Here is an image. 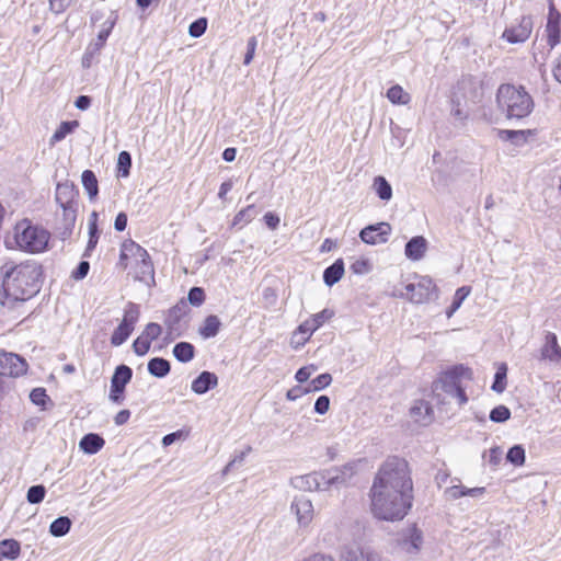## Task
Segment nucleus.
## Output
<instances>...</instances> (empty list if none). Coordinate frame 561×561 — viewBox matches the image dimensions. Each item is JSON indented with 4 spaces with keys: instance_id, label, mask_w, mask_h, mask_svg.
<instances>
[{
    "instance_id": "21",
    "label": "nucleus",
    "mask_w": 561,
    "mask_h": 561,
    "mask_svg": "<svg viewBox=\"0 0 561 561\" xmlns=\"http://www.w3.org/2000/svg\"><path fill=\"white\" fill-rule=\"evenodd\" d=\"M560 14L556 11L554 7H550L549 16H548V23L546 26V31L548 34V44L551 48H553L560 39V26H559V20Z\"/></svg>"
},
{
    "instance_id": "29",
    "label": "nucleus",
    "mask_w": 561,
    "mask_h": 561,
    "mask_svg": "<svg viewBox=\"0 0 561 561\" xmlns=\"http://www.w3.org/2000/svg\"><path fill=\"white\" fill-rule=\"evenodd\" d=\"M174 357L181 363H188L194 358L195 347L188 342L176 343L173 347Z\"/></svg>"
},
{
    "instance_id": "33",
    "label": "nucleus",
    "mask_w": 561,
    "mask_h": 561,
    "mask_svg": "<svg viewBox=\"0 0 561 561\" xmlns=\"http://www.w3.org/2000/svg\"><path fill=\"white\" fill-rule=\"evenodd\" d=\"M82 185L85 188L90 199L96 197L99 193L98 180L93 171L85 170L81 175Z\"/></svg>"
},
{
    "instance_id": "14",
    "label": "nucleus",
    "mask_w": 561,
    "mask_h": 561,
    "mask_svg": "<svg viewBox=\"0 0 561 561\" xmlns=\"http://www.w3.org/2000/svg\"><path fill=\"white\" fill-rule=\"evenodd\" d=\"M294 488L305 491L313 492L329 488L327 483V473L311 472L304 476H298L291 479Z\"/></svg>"
},
{
    "instance_id": "27",
    "label": "nucleus",
    "mask_w": 561,
    "mask_h": 561,
    "mask_svg": "<svg viewBox=\"0 0 561 561\" xmlns=\"http://www.w3.org/2000/svg\"><path fill=\"white\" fill-rule=\"evenodd\" d=\"M344 274V263L342 260H336L332 265L327 267L323 272V282L328 286L336 284Z\"/></svg>"
},
{
    "instance_id": "3",
    "label": "nucleus",
    "mask_w": 561,
    "mask_h": 561,
    "mask_svg": "<svg viewBox=\"0 0 561 561\" xmlns=\"http://www.w3.org/2000/svg\"><path fill=\"white\" fill-rule=\"evenodd\" d=\"M50 240V232L39 225L33 224L30 219H22L13 228L14 248L20 251L36 254L47 250ZM9 248H13L7 241Z\"/></svg>"
},
{
    "instance_id": "53",
    "label": "nucleus",
    "mask_w": 561,
    "mask_h": 561,
    "mask_svg": "<svg viewBox=\"0 0 561 561\" xmlns=\"http://www.w3.org/2000/svg\"><path fill=\"white\" fill-rule=\"evenodd\" d=\"M330 408V398L328 396H320L314 403V411L319 414H324Z\"/></svg>"
},
{
    "instance_id": "13",
    "label": "nucleus",
    "mask_w": 561,
    "mask_h": 561,
    "mask_svg": "<svg viewBox=\"0 0 561 561\" xmlns=\"http://www.w3.org/2000/svg\"><path fill=\"white\" fill-rule=\"evenodd\" d=\"M290 511L295 514L299 527H308L314 517V508L311 500L301 495L296 496L290 505Z\"/></svg>"
},
{
    "instance_id": "36",
    "label": "nucleus",
    "mask_w": 561,
    "mask_h": 561,
    "mask_svg": "<svg viewBox=\"0 0 561 561\" xmlns=\"http://www.w3.org/2000/svg\"><path fill=\"white\" fill-rule=\"evenodd\" d=\"M471 288L468 286H462L456 290L453 304L446 312L448 318H450L460 308L461 304L468 297Z\"/></svg>"
},
{
    "instance_id": "17",
    "label": "nucleus",
    "mask_w": 561,
    "mask_h": 561,
    "mask_svg": "<svg viewBox=\"0 0 561 561\" xmlns=\"http://www.w3.org/2000/svg\"><path fill=\"white\" fill-rule=\"evenodd\" d=\"M427 247V240L423 236H416L407 242L404 254L411 261H420L425 256Z\"/></svg>"
},
{
    "instance_id": "40",
    "label": "nucleus",
    "mask_w": 561,
    "mask_h": 561,
    "mask_svg": "<svg viewBox=\"0 0 561 561\" xmlns=\"http://www.w3.org/2000/svg\"><path fill=\"white\" fill-rule=\"evenodd\" d=\"M506 371H507L506 365L502 364L495 373L494 382L492 385V390H494L497 393H502L506 388V382H505Z\"/></svg>"
},
{
    "instance_id": "28",
    "label": "nucleus",
    "mask_w": 561,
    "mask_h": 561,
    "mask_svg": "<svg viewBox=\"0 0 561 561\" xmlns=\"http://www.w3.org/2000/svg\"><path fill=\"white\" fill-rule=\"evenodd\" d=\"M170 363L162 357H153L148 362V371L157 378H163L170 373Z\"/></svg>"
},
{
    "instance_id": "60",
    "label": "nucleus",
    "mask_w": 561,
    "mask_h": 561,
    "mask_svg": "<svg viewBox=\"0 0 561 561\" xmlns=\"http://www.w3.org/2000/svg\"><path fill=\"white\" fill-rule=\"evenodd\" d=\"M110 35V31L106 30V31H101L98 35V42L93 45L92 49L94 51H99L103 45L105 44L107 37Z\"/></svg>"
},
{
    "instance_id": "16",
    "label": "nucleus",
    "mask_w": 561,
    "mask_h": 561,
    "mask_svg": "<svg viewBox=\"0 0 561 561\" xmlns=\"http://www.w3.org/2000/svg\"><path fill=\"white\" fill-rule=\"evenodd\" d=\"M533 21L530 16H523L519 23L503 33V37L512 44L524 43L531 34Z\"/></svg>"
},
{
    "instance_id": "6",
    "label": "nucleus",
    "mask_w": 561,
    "mask_h": 561,
    "mask_svg": "<svg viewBox=\"0 0 561 561\" xmlns=\"http://www.w3.org/2000/svg\"><path fill=\"white\" fill-rule=\"evenodd\" d=\"M423 543V531L413 524L397 533L393 540V550L403 558L414 559L421 552Z\"/></svg>"
},
{
    "instance_id": "39",
    "label": "nucleus",
    "mask_w": 561,
    "mask_h": 561,
    "mask_svg": "<svg viewBox=\"0 0 561 561\" xmlns=\"http://www.w3.org/2000/svg\"><path fill=\"white\" fill-rule=\"evenodd\" d=\"M131 167V156L128 151H122L118 154L117 159V172L118 175L126 178L129 175V170Z\"/></svg>"
},
{
    "instance_id": "4",
    "label": "nucleus",
    "mask_w": 561,
    "mask_h": 561,
    "mask_svg": "<svg viewBox=\"0 0 561 561\" xmlns=\"http://www.w3.org/2000/svg\"><path fill=\"white\" fill-rule=\"evenodd\" d=\"M471 379L472 370L463 365H456L443 373L439 378L433 382V393L444 402L447 398H455L459 405L468 402V397L461 386L462 379Z\"/></svg>"
},
{
    "instance_id": "12",
    "label": "nucleus",
    "mask_w": 561,
    "mask_h": 561,
    "mask_svg": "<svg viewBox=\"0 0 561 561\" xmlns=\"http://www.w3.org/2000/svg\"><path fill=\"white\" fill-rule=\"evenodd\" d=\"M27 364L14 353L0 352V376L18 377L26 371Z\"/></svg>"
},
{
    "instance_id": "25",
    "label": "nucleus",
    "mask_w": 561,
    "mask_h": 561,
    "mask_svg": "<svg viewBox=\"0 0 561 561\" xmlns=\"http://www.w3.org/2000/svg\"><path fill=\"white\" fill-rule=\"evenodd\" d=\"M104 444V439L99 434L90 433L81 438L79 447L85 454L93 455L96 454Z\"/></svg>"
},
{
    "instance_id": "20",
    "label": "nucleus",
    "mask_w": 561,
    "mask_h": 561,
    "mask_svg": "<svg viewBox=\"0 0 561 561\" xmlns=\"http://www.w3.org/2000/svg\"><path fill=\"white\" fill-rule=\"evenodd\" d=\"M75 198L73 186L68 183H59L56 188V202L62 207L66 216L71 210V204Z\"/></svg>"
},
{
    "instance_id": "11",
    "label": "nucleus",
    "mask_w": 561,
    "mask_h": 561,
    "mask_svg": "<svg viewBox=\"0 0 561 561\" xmlns=\"http://www.w3.org/2000/svg\"><path fill=\"white\" fill-rule=\"evenodd\" d=\"M391 226L388 222L369 225L362 229L359 238L363 242L371 245L386 243L391 234Z\"/></svg>"
},
{
    "instance_id": "18",
    "label": "nucleus",
    "mask_w": 561,
    "mask_h": 561,
    "mask_svg": "<svg viewBox=\"0 0 561 561\" xmlns=\"http://www.w3.org/2000/svg\"><path fill=\"white\" fill-rule=\"evenodd\" d=\"M356 473L355 465L347 463L341 468H335L327 472V483L328 485L333 484H345L347 483Z\"/></svg>"
},
{
    "instance_id": "22",
    "label": "nucleus",
    "mask_w": 561,
    "mask_h": 561,
    "mask_svg": "<svg viewBox=\"0 0 561 561\" xmlns=\"http://www.w3.org/2000/svg\"><path fill=\"white\" fill-rule=\"evenodd\" d=\"M542 358H547L551 362L561 363V348L558 345L557 335L549 332L546 335V343L541 350Z\"/></svg>"
},
{
    "instance_id": "58",
    "label": "nucleus",
    "mask_w": 561,
    "mask_h": 561,
    "mask_svg": "<svg viewBox=\"0 0 561 561\" xmlns=\"http://www.w3.org/2000/svg\"><path fill=\"white\" fill-rule=\"evenodd\" d=\"M75 105L77 108H79L81 111H85L91 105V98L88 95H80L77 98Z\"/></svg>"
},
{
    "instance_id": "26",
    "label": "nucleus",
    "mask_w": 561,
    "mask_h": 561,
    "mask_svg": "<svg viewBox=\"0 0 561 561\" xmlns=\"http://www.w3.org/2000/svg\"><path fill=\"white\" fill-rule=\"evenodd\" d=\"M220 328H221L220 319L215 314H210V316L206 317L203 324L199 327L198 333L205 340L211 339L218 334Z\"/></svg>"
},
{
    "instance_id": "9",
    "label": "nucleus",
    "mask_w": 561,
    "mask_h": 561,
    "mask_svg": "<svg viewBox=\"0 0 561 561\" xmlns=\"http://www.w3.org/2000/svg\"><path fill=\"white\" fill-rule=\"evenodd\" d=\"M139 307L129 302L125 309L124 318L111 336V344L119 346L129 337L139 318Z\"/></svg>"
},
{
    "instance_id": "46",
    "label": "nucleus",
    "mask_w": 561,
    "mask_h": 561,
    "mask_svg": "<svg viewBox=\"0 0 561 561\" xmlns=\"http://www.w3.org/2000/svg\"><path fill=\"white\" fill-rule=\"evenodd\" d=\"M150 345L151 342L141 334L134 341L133 350L138 356H144L149 352Z\"/></svg>"
},
{
    "instance_id": "2",
    "label": "nucleus",
    "mask_w": 561,
    "mask_h": 561,
    "mask_svg": "<svg viewBox=\"0 0 561 561\" xmlns=\"http://www.w3.org/2000/svg\"><path fill=\"white\" fill-rule=\"evenodd\" d=\"M41 265L33 260L20 264L4 263L0 267V304L24 301L39 290Z\"/></svg>"
},
{
    "instance_id": "7",
    "label": "nucleus",
    "mask_w": 561,
    "mask_h": 561,
    "mask_svg": "<svg viewBox=\"0 0 561 561\" xmlns=\"http://www.w3.org/2000/svg\"><path fill=\"white\" fill-rule=\"evenodd\" d=\"M133 256L137 263L135 278L148 283L153 279V266L148 252L134 241L123 244V259Z\"/></svg>"
},
{
    "instance_id": "15",
    "label": "nucleus",
    "mask_w": 561,
    "mask_h": 561,
    "mask_svg": "<svg viewBox=\"0 0 561 561\" xmlns=\"http://www.w3.org/2000/svg\"><path fill=\"white\" fill-rule=\"evenodd\" d=\"M334 317V311L331 309H323L322 311L312 314L309 319L304 321L297 329L295 334H305L304 342L309 340L311 334L322 327L327 321Z\"/></svg>"
},
{
    "instance_id": "49",
    "label": "nucleus",
    "mask_w": 561,
    "mask_h": 561,
    "mask_svg": "<svg viewBox=\"0 0 561 561\" xmlns=\"http://www.w3.org/2000/svg\"><path fill=\"white\" fill-rule=\"evenodd\" d=\"M500 137L503 140H511L515 144L526 140L525 131L523 130H501Z\"/></svg>"
},
{
    "instance_id": "59",
    "label": "nucleus",
    "mask_w": 561,
    "mask_h": 561,
    "mask_svg": "<svg viewBox=\"0 0 561 561\" xmlns=\"http://www.w3.org/2000/svg\"><path fill=\"white\" fill-rule=\"evenodd\" d=\"M127 226V216L125 213H119L114 222V227L117 231H124Z\"/></svg>"
},
{
    "instance_id": "45",
    "label": "nucleus",
    "mask_w": 561,
    "mask_h": 561,
    "mask_svg": "<svg viewBox=\"0 0 561 561\" xmlns=\"http://www.w3.org/2000/svg\"><path fill=\"white\" fill-rule=\"evenodd\" d=\"M206 28H207V19L199 18L196 21H194L193 23H191V25L188 27V34L192 37L197 38V37H201L206 32Z\"/></svg>"
},
{
    "instance_id": "41",
    "label": "nucleus",
    "mask_w": 561,
    "mask_h": 561,
    "mask_svg": "<svg viewBox=\"0 0 561 561\" xmlns=\"http://www.w3.org/2000/svg\"><path fill=\"white\" fill-rule=\"evenodd\" d=\"M506 459L515 466H522L525 462V449L520 445L511 447Z\"/></svg>"
},
{
    "instance_id": "56",
    "label": "nucleus",
    "mask_w": 561,
    "mask_h": 561,
    "mask_svg": "<svg viewBox=\"0 0 561 561\" xmlns=\"http://www.w3.org/2000/svg\"><path fill=\"white\" fill-rule=\"evenodd\" d=\"M264 221L270 229L275 230L279 225V217L274 213H266L264 215Z\"/></svg>"
},
{
    "instance_id": "32",
    "label": "nucleus",
    "mask_w": 561,
    "mask_h": 561,
    "mask_svg": "<svg viewBox=\"0 0 561 561\" xmlns=\"http://www.w3.org/2000/svg\"><path fill=\"white\" fill-rule=\"evenodd\" d=\"M71 519L67 516L56 518L49 526V533L54 537H62L67 535L71 528Z\"/></svg>"
},
{
    "instance_id": "38",
    "label": "nucleus",
    "mask_w": 561,
    "mask_h": 561,
    "mask_svg": "<svg viewBox=\"0 0 561 561\" xmlns=\"http://www.w3.org/2000/svg\"><path fill=\"white\" fill-rule=\"evenodd\" d=\"M331 382H332V376L330 374H328V373L321 374L311 380L308 388L305 389V392L322 390V389L329 387L331 385Z\"/></svg>"
},
{
    "instance_id": "50",
    "label": "nucleus",
    "mask_w": 561,
    "mask_h": 561,
    "mask_svg": "<svg viewBox=\"0 0 561 561\" xmlns=\"http://www.w3.org/2000/svg\"><path fill=\"white\" fill-rule=\"evenodd\" d=\"M47 398L46 391L43 388H35L30 393L31 401L36 405H45Z\"/></svg>"
},
{
    "instance_id": "34",
    "label": "nucleus",
    "mask_w": 561,
    "mask_h": 561,
    "mask_svg": "<svg viewBox=\"0 0 561 561\" xmlns=\"http://www.w3.org/2000/svg\"><path fill=\"white\" fill-rule=\"evenodd\" d=\"M387 98L391 103L400 105H405L411 100L410 94L405 92L403 88L399 84L392 85L387 91Z\"/></svg>"
},
{
    "instance_id": "48",
    "label": "nucleus",
    "mask_w": 561,
    "mask_h": 561,
    "mask_svg": "<svg viewBox=\"0 0 561 561\" xmlns=\"http://www.w3.org/2000/svg\"><path fill=\"white\" fill-rule=\"evenodd\" d=\"M187 299L193 306H201L205 300V291L201 287H192L188 291Z\"/></svg>"
},
{
    "instance_id": "64",
    "label": "nucleus",
    "mask_w": 561,
    "mask_h": 561,
    "mask_svg": "<svg viewBox=\"0 0 561 561\" xmlns=\"http://www.w3.org/2000/svg\"><path fill=\"white\" fill-rule=\"evenodd\" d=\"M305 561H334V559L329 556H325V554L316 553V554H312L311 557H309Z\"/></svg>"
},
{
    "instance_id": "63",
    "label": "nucleus",
    "mask_w": 561,
    "mask_h": 561,
    "mask_svg": "<svg viewBox=\"0 0 561 561\" xmlns=\"http://www.w3.org/2000/svg\"><path fill=\"white\" fill-rule=\"evenodd\" d=\"M553 76L556 80L561 83V56L557 59L554 64Z\"/></svg>"
},
{
    "instance_id": "54",
    "label": "nucleus",
    "mask_w": 561,
    "mask_h": 561,
    "mask_svg": "<svg viewBox=\"0 0 561 561\" xmlns=\"http://www.w3.org/2000/svg\"><path fill=\"white\" fill-rule=\"evenodd\" d=\"M90 270V264L87 261H81L77 268L72 272V277L75 279H83Z\"/></svg>"
},
{
    "instance_id": "5",
    "label": "nucleus",
    "mask_w": 561,
    "mask_h": 561,
    "mask_svg": "<svg viewBox=\"0 0 561 561\" xmlns=\"http://www.w3.org/2000/svg\"><path fill=\"white\" fill-rule=\"evenodd\" d=\"M496 101L500 108L506 113L508 118L526 117L534 106L533 99L525 89L512 84H502L499 88Z\"/></svg>"
},
{
    "instance_id": "57",
    "label": "nucleus",
    "mask_w": 561,
    "mask_h": 561,
    "mask_svg": "<svg viewBox=\"0 0 561 561\" xmlns=\"http://www.w3.org/2000/svg\"><path fill=\"white\" fill-rule=\"evenodd\" d=\"M184 436V433L183 431H176V432H173V433H170L168 435H165L163 438H162V445L163 446H170L172 445L175 440L180 439L181 437Z\"/></svg>"
},
{
    "instance_id": "55",
    "label": "nucleus",
    "mask_w": 561,
    "mask_h": 561,
    "mask_svg": "<svg viewBox=\"0 0 561 561\" xmlns=\"http://www.w3.org/2000/svg\"><path fill=\"white\" fill-rule=\"evenodd\" d=\"M355 274H364L369 272V263L365 260H358L351 266Z\"/></svg>"
},
{
    "instance_id": "35",
    "label": "nucleus",
    "mask_w": 561,
    "mask_h": 561,
    "mask_svg": "<svg viewBox=\"0 0 561 561\" xmlns=\"http://www.w3.org/2000/svg\"><path fill=\"white\" fill-rule=\"evenodd\" d=\"M79 126V123L77 121H71V122H62L59 127L55 130V133L53 134L49 142L50 145H55L59 141H61L62 139H65V137L67 135H69L70 133L73 131L75 128H77Z\"/></svg>"
},
{
    "instance_id": "19",
    "label": "nucleus",
    "mask_w": 561,
    "mask_h": 561,
    "mask_svg": "<svg viewBox=\"0 0 561 561\" xmlns=\"http://www.w3.org/2000/svg\"><path fill=\"white\" fill-rule=\"evenodd\" d=\"M218 385V377L216 374L210 371H202L197 378L192 381V391L196 394H204L208 390L215 388Z\"/></svg>"
},
{
    "instance_id": "43",
    "label": "nucleus",
    "mask_w": 561,
    "mask_h": 561,
    "mask_svg": "<svg viewBox=\"0 0 561 561\" xmlns=\"http://www.w3.org/2000/svg\"><path fill=\"white\" fill-rule=\"evenodd\" d=\"M511 417V411L505 405L495 407L490 413V420L495 423H502Z\"/></svg>"
},
{
    "instance_id": "10",
    "label": "nucleus",
    "mask_w": 561,
    "mask_h": 561,
    "mask_svg": "<svg viewBox=\"0 0 561 561\" xmlns=\"http://www.w3.org/2000/svg\"><path fill=\"white\" fill-rule=\"evenodd\" d=\"M133 370L127 365H118L111 378V390L108 398L112 402L121 404L125 397L124 391L126 385L131 380Z\"/></svg>"
},
{
    "instance_id": "47",
    "label": "nucleus",
    "mask_w": 561,
    "mask_h": 561,
    "mask_svg": "<svg viewBox=\"0 0 561 561\" xmlns=\"http://www.w3.org/2000/svg\"><path fill=\"white\" fill-rule=\"evenodd\" d=\"M162 333V328L160 324L156 322H150L146 325L145 330L142 331V335L146 336L150 342L157 340Z\"/></svg>"
},
{
    "instance_id": "8",
    "label": "nucleus",
    "mask_w": 561,
    "mask_h": 561,
    "mask_svg": "<svg viewBox=\"0 0 561 561\" xmlns=\"http://www.w3.org/2000/svg\"><path fill=\"white\" fill-rule=\"evenodd\" d=\"M435 290L436 286L433 280L427 276H422L405 285V293H402V296L413 304H424L432 299Z\"/></svg>"
},
{
    "instance_id": "42",
    "label": "nucleus",
    "mask_w": 561,
    "mask_h": 561,
    "mask_svg": "<svg viewBox=\"0 0 561 561\" xmlns=\"http://www.w3.org/2000/svg\"><path fill=\"white\" fill-rule=\"evenodd\" d=\"M46 494L45 486L42 484L33 485L27 490L26 499L31 504L41 503Z\"/></svg>"
},
{
    "instance_id": "44",
    "label": "nucleus",
    "mask_w": 561,
    "mask_h": 561,
    "mask_svg": "<svg viewBox=\"0 0 561 561\" xmlns=\"http://www.w3.org/2000/svg\"><path fill=\"white\" fill-rule=\"evenodd\" d=\"M345 561H381L379 554L375 552H348V556L345 557Z\"/></svg>"
},
{
    "instance_id": "24",
    "label": "nucleus",
    "mask_w": 561,
    "mask_h": 561,
    "mask_svg": "<svg viewBox=\"0 0 561 561\" xmlns=\"http://www.w3.org/2000/svg\"><path fill=\"white\" fill-rule=\"evenodd\" d=\"M484 492V488H466L463 485H453L445 490V494L451 500H457L462 496L479 497L482 496Z\"/></svg>"
},
{
    "instance_id": "37",
    "label": "nucleus",
    "mask_w": 561,
    "mask_h": 561,
    "mask_svg": "<svg viewBox=\"0 0 561 561\" xmlns=\"http://www.w3.org/2000/svg\"><path fill=\"white\" fill-rule=\"evenodd\" d=\"M256 210L254 205H249L248 207L241 209L236 214L233 218V226L244 225L252 221L256 216Z\"/></svg>"
},
{
    "instance_id": "23",
    "label": "nucleus",
    "mask_w": 561,
    "mask_h": 561,
    "mask_svg": "<svg viewBox=\"0 0 561 561\" xmlns=\"http://www.w3.org/2000/svg\"><path fill=\"white\" fill-rule=\"evenodd\" d=\"M433 410L428 402L420 400L416 401L410 409V415L416 423L426 425L432 421Z\"/></svg>"
},
{
    "instance_id": "31",
    "label": "nucleus",
    "mask_w": 561,
    "mask_h": 561,
    "mask_svg": "<svg viewBox=\"0 0 561 561\" xmlns=\"http://www.w3.org/2000/svg\"><path fill=\"white\" fill-rule=\"evenodd\" d=\"M373 188L382 201H390L392 197V187L385 176L378 175L374 179Z\"/></svg>"
},
{
    "instance_id": "51",
    "label": "nucleus",
    "mask_w": 561,
    "mask_h": 561,
    "mask_svg": "<svg viewBox=\"0 0 561 561\" xmlns=\"http://www.w3.org/2000/svg\"><path fill=\"white\" fill-rule=\"evenodd\" d=\"M316 369L313 365L301 367L297 370L295 378L300 383L306 382Z\"/></svg>"
},
{
    "instance_id": "62",
    "label": "nucleus",
    "mask_w": 561,
    "mask_h": 561,
    "mask_svg": "<svg viewBox=\"0 0 561 561\" xmlns=\"http://www.w3.org/2000/svg\"><path fill=\"white\" fill-rule=\"evenodd\" d=\"M232 186H233V183L231 180H228V181H225L224 183H221L219 193H218V197L220 199H225L226 195L231 191Z\"/></svg>"
},
{
    "instance_id": "30",
    "label": "nucleus",
    "mask_w": 561,
    "mask_h": 561,
    "mask_svg": "<svg viewBox=\"0 0 561 561\" xmlns=\"http://www.w3.org/2000/svg\"><path fill=\"white\" fill-rule=\"evenodd\" d=\"M186 305L185 302L178 304L172 307L165 317L164 324L170 331H173L179 324L182 317L185 314Z\"/></svg>"
},
{
    "instance_id": "1",
    "label": "nucleus",
    "mask_w": 561,
    "mask_h": 561,
    "mask_svg": "<svg viewBox=\"0 0 561 561\" xmlns=\"http://www.w3.org/2000/svg\"><path fill=\"white\" fill-rule=\"evenodd\" d=\"M369 497L376 518L387 522L403 519L413 501V481L407 460L397 456L387 458L374 478Z\"/></svg>"
},
{
    "instance_id": "52",
    "label": "nucleus",
    "mask_w": 561,
    "mask_h": 561,
    "mask_svg": "<svg viewBox=\"0 0 561 561\" xmlns=\"http://www.w3.org/2000/svg\"><path fill=\"white\" fill-rule=\"evenodd\" d=\"M256 45H257V39L255 36H252L248 39V45H247L248 49H247V54H245L244 60H243L244 65H249L252 61L254 54H255Z\"/></svg>"
},
{
    "instance_id": "61",
    "label": "nucleus",
    "mask_w": 561,
    "mask_h": 561,
    "mask_svg": "<svg viewBox=\"0 0 561 561\" xmlns=\"http://www.w3.org/2000/svg\"><path fill=\"white\" fill-rule=\"evenodd\" d=\"M129 417H130V411L122 410L115 415L114 422L116 425H124L125 423H127Z\"/></svg>"
}]
</instances>
